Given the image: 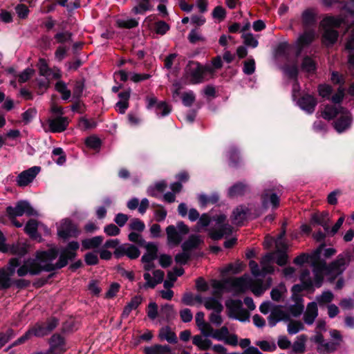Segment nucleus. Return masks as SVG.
Segmentation results:
<instances>
[{"mask_svg":"<svg viewBox=\"0 0 354 354\" xmlns=\"http://www.w3.org/2000/svg\"><path fill=\"white\" fill-rule=\"evenodd\" d=\"M212 16L214 19H217L218 22H221L226 17V10L222 6H217L214 8Z\"/></svg>","mask_w":354,"mask_h":354,"instance_id":"nucleus-59","label":"nucleus"},{"mask_svg":"<svg viewBox=\"0 0 354 354\" xmlns=\"http://www.w3.org/2000/svg\"><path fill=\"white\" fill-rule=\"evenodd\" d=\"M129 228L130 230L142 232L145 229V224L140 218H134L131 220V222L129 224Z\"/></svg>","mask_w":354,"mask_h":354,"instance_id":"nucleus-52","label":"nucleus"},{"mask_svg":"<svg viewBox=\"0 0 354 354\" xmlns=\"http://www.w3.org/2000/svg\"><path fill=\"white\" fill-rule=\"evenodd\" d=\"M196 100L195 95L192 91L186 92L183 94L182 101L185 106H191Z\"/></svg>","mask_w":354,"mask_h":354,"instance_id":"nucleus-64","label":"nucleus"},{"mask_svg":"<svg viewBox=\"0 0 354 354\" xmlns=\"http://www.w3.org/2000/svg\"><path fill=\"white\" fill-rule=\"evenodd\" d=\"M326 24L325 28H339L344 22V19L333 16L326 17L324 19Z\"/></svg>","mask_w":354,"mask_h":354,"instance_id":"nucleus-45","label":"nucleus"},{"mask_svg":"<svg viewBox=\"0 0 354 354\" xmlns=\"http://www.w3.org/2000/svg\"><path fill=\"white\" fill-rule=\"evenodd\" d=\"M49 129L53 133H61L64 131L69 124L67 117L58 116L55 119H48Z\"/></svg>","mask_w":354,"mask_h":354,"instance_id":"nucleus-17","label":"nucleus"},{"mask_svg":"<svg viewBox=\"0 0 354 354\" xmlns=\"http://www.w3.org/2000/svg\"><path fill=\"white\" fill-rule=\"evenodd\" d=\"M84 80H76L75 82L74 88L73 91V97L79 100L82 96L83 91L85 88Z\"/></svg>","mask_w":354,"mask_h":354,"instance_id":"nucleus-44","label":"nucleus"},{"mask_svg":"<svg viewBox=\"0 0 354 354\" xmlns=\"http://www.w3.org/2000/svg\"><path fill=\"white\" fill-rule=\"evenodd\" d=\"M203 241L199 235L192 234L183 243L181 248L183 252L189 253L192 250L197 249Z\"/></svg>","mask_w":354,"mask_h":354,"instance_id":"nucleus-22","label":"nucleus"},{"mask_svg":"<svg viewBox=\"0 0 354 354\" xmlns=\"http://www.w3.org/2000/svg\"><path fill=\"white\" fill-rule=\"evenodd\" d=\"M229 315H236L243 308V303L240 299H229L225 302Z\"/></svg>","mask_w":354,"mask_h":354,"instance_id":"nucleus-42","label":"nucleus"},{"mask_svg":"<svg viewBox=\"0 0 354 354\" xmlns=\"http://www.w3.org/2000/svg\"><path fill=\"white\" fill-rule=\"evenodd\" d=\"M117 26L120 28L131 29L138 26V21L135 19H129L127 20L118 19L116 21Z\"/></svg>","mask_w":354,"mask_h":354,"instance_id":"nucleus-50","label":"nucleus"},{"mask_svg":"<svg viewBox=\"0 0 354 354\" xmlns=\"http://www.w3.org/2000/svg\"><path fill=\"white\" fill-rule=\"evenodd\" d=\"M158 338L160 340H167L170 344H176L178 342L176 333L171 331L169 326L162 327L159 330Z\"/></svg>","mask_w":354,"mask_h":354,"instance_id":"nucleus-32","label":"nucleus"},{"mask_svg":"<svg viewBox=\"0 0 354 354\" xmlns=\"http://www.w3.org/2000/svg\"><path fill=\"white\" fill-rule=\"evenodd\" d=\"M333 91V87L327 84H319L317 86V92L319 95L324 99L329 100Z\"/></svg>","mask_w":354,"mask_h":354,"instance_id":"nucleus-46","label":"nucleus"},{"mask_svg":"<svg viewBox=\"0 0 354 354\" xmlns=\"http://www.w3.org/2000/svg\"><path fill=\"white\" fill-rule=\"evenodd\" d=\"M40 170V167L34 166L23 171L18 175L17 178V185L19 187L27 186L35 179L37 175L39 173Z\"/></svg>","mask_w":354,"mask_h":354,"instance_id":"nucleus-12","label":"nucleus"},{"mask_svg":"<svg viewBox=\"0 0 354 354\" xmlns=\"http://www.w3.org/2000/svg\"><path fill=\"white\" fill-rule=\"evenodd\" d=\"M148 102L147 108L148 109L156 106V113L158 116L165 117L170 114L172 110L171 105L167 104L165 101L158 102V99L155 96L147 97Z\"/></svg>","mask_w":354,"mask_h":354,"instance_id":"nucleus-10","label":"nucleus"},{"mask_svg":"<svg viewBox=\"0 0 354 354\" xmlns=\"http://www.w3.org/2000/svg\"><path fill=\"white\" fill-rule=\"evenodd\" d=\"M353 259V253L350 250H346L338 254L336 259L328 264L326 275L332 274H336V276L341 275Z\"/></svg>","mask_w":354,"mask_h":354,"instance_id":"nucleus-2","label":"nucleus"},{"mask_svg":"<svg viewBox=\"0 0 354 354\" xmlns=\"http://www.w3.org/2000/svg\"><path fill=\"white\" fill-rule=\"evenodd\" d=\"M270 202L273 208H277L279 205V198L276 193L272 192L270 189H265L261 194L262 206L267 208L268 202Z\"/></svg>","mask_w":354,"mask_h":354,"instance_id":"nucleus-21","label":"nucleus"},{"mask_svg":"<svg viewBox=\"0 0 354 354\" xmlns=\"http://www.w3.org/2000/svg\"><path fill=\"white\" fill-rule=\"evenodd\" d=\"M344 110L345 109L341 106L337 107L327 104L322 112V117L326 120H330L336 118L339 114H341Z\"/></svg>","mask_w":354,"mask_h":354,"instance_id":"nucleus-31","label":"nucleus"},{"mask_svg":"<svg viewBox=\"0 0 354 354\" xmlns=\"http://www.w3.org/2000/svg\"><path fill=\"white\" fill-rule=\"evenodd\" d=\"M301 24L304 30H314L317 23V13L313 8H307L301 16Z\"/></svg>","mask_w":354,"mask_h":354,"instance_id":"nucleus-14","label":"nucleus"},{"mask_svg":"<svg viewBox=\"0 0 354 354\" xmlns=\"http://www.w3.org/2000/svg\"><path fill=\"white\" fill-rule=\"evenodd\" d=\"M9 251L12 254L19 256L21 259L28 253V245L24 243H17L11 245Z\"/></svg>","mask_w":354,"mask_h":354,"instance_id":"nucleus-36","label":"nucleus"},{"mask_svg":"<svg viewBox=\"0 0 354 354\" xmlns=\"http://www.w3.org/2000/svg\"><path fill=\"white\" fill-rule=\"evenodd\" d=\"M301 70L309 75H313L317 72V62L310 56L305 55L301 63Z\"/></svg>","mask_w":354,"mask_h":354,"instance_id":"nucleus-25","label":"nucleus"},{"mask_svg":"<svg viewBox=\"0 0 354 354\" xmlns=\"http://www.w3.org/2000/svg\"><path fill=\"white\" fill-rule=\"evenodd\" d=\"M104 237L102 236H95L92 238L84 239L82 241V250H88L98 248L102 243Z\"/></svg>","mask_w":354,"mask_h":354,"instance_id":"nucleus-27","label":"nucleus"},{"mask_svg":"<svg viewBox=\"0 0 354 354\" xmlns=\"http://www.w3.org/2000/svg\"><path fill=\"white\" fill-rule=\"evenodd\" d=\"M38 221L35 219L31 218L28 221L25 227L24 232L27 234L30 239H37L39 237H41L38 234Z\"/></svg>","mask_w":354,"mask_h":354,"instance_id":"nucleus-33","label":"nucleus"},{"mask_svg":"<svg viewBox=\"0 0 354 354\" xmlns=\"http://www.w3.org/2000/svg\"><path fill=\"white\" fill-rule=\"evenodd\" d=\"M290 315L281 310V306H277L272 310L270 315L268 317V325L272 328L280 321H290Z\"/></svg>","mask_w":354,"mask_h":354,"instance_id":"nucleus-13","label":"nucleus"},{"mask_svg":"<svg viewBox=\"0 0 354 354\" xmlns=\"http://www.w3.org/2000/svg\"><path fill=\"white\" fill-rule=\"evenodd\" d=\"M318 315V308L317 303L312 301L308 304L306 311L304 315V320L306 324L310 325L312 324L315 318Z\"/></svg>","mask_w":354,"mask_h":354,"instance_id":"nucleus-26","label":"nucleus"},{"mask_svg":"<svg viewBox=\"0 0 354 354\" xmlns=\"http://www.w3.org/2000/svg\"><path fill=\"white\" fill-rule=\"evenodd\" d=\"M25 262L28 266V268L30 270V275H38L41 272V262H39L37 258L32 259L28 258V259L25 260Z\"/></svg>","mask_w":354,"mask_h":354,"instance_id":"nucleus-38","label":"nucleus"},{"mask_svg":"<svg viewBox=\"0 0 354 354\" xmlns=\"http://www.w3.org/2000/svg\"><path fill=\"white\" fill-rule=\"evenodd\" d=\"M113 255L117 259L127 256L129 259L133 260L140 257V250L133 244L123 243L115 248Z\"/></svg>","mask_w":354,"mask_h":354,"instance_id":"nucleus-8","label":"nucleus"},{"mask_svg":"<svg viewBox=\"0 0 354 354\" xmlns=\"http://www.w3.org/2000/svg\"><path fill=\"white\" fill-rule=\"evenodd\" d=\"M282 70L286 75L290 79V80H297L298 75H299V69L297 66V64H285Z\"/></svg>","mask_w":354,"mask_h":354,"instance_id":"nucleus-43","label":"nucleus"},{"mask_svg":"<svg viewBox=\"0 0 354 354\" xmlns=\"http://www.w3.org/2000/svg\"><path fill=\"white\" fill-rule=\"evenodd\" d=\"M241 37L243 39V43L247 46L257 48L259 45V41L255 39L252 33L243 34Z\"/></svg>","mask_w":354,"mask_h":354,"instance_id":"nucleus-60","label":"nucleus"},{"mask_svg":"<svg viewBox=\"0 0 354 354\" xmlns=\"http://www.w3.org/2000/svg\"><path fill=\"white\" fill-rule=\"evenodd\" d=\"M166 234L167 236L168 244H172L177 246L183 241V236L178 232L176 227L173 225H168L166 227Z\"/></svg>","mask_w":354,"mask_h":354,"instance_id":"nucleus-24","label":"nucleus"},{"mask_svg":"<svg viewBox=\"0 0 354 354\" xmlns=\"http://www.w3.org/2000/svg\"><path fill=\"white\" fill-rule=\"evenodd\" d=\"M73 33L69 31L60 32L55 35L54 38L58 44H63L72 41Z\"/></svg>","mask_w":354,"mask_h":354,"instance_id":"nucleus-51","label":"nucleus"},{"mask_svg":"<svg viewBox=\"0 0 354 354\" xmlns=\"http://www.w3.org/2000/svg\"><path fill=\"white\" fill-rule=\"evenodd\" d=\"M80 234L77 225L70 218L62 220L60 225L57 227V236L64 241L71 238H77Z\"/></svg>","mask_w":354,"mask_h":354,"instance_id":"nucleus-5","label":"nucleus"},{"mask_svg":"<svg viewBox=\"0 0 354 354\" xmlns=\"http://www.w3.org/2000/svg\"><path fill=\"white\" fill-rule=\"evenodd\" d=\"M18 213L21 216L26 214L28 216H37V211L30 205L27 201H19L16 203Z\"/></svg>","mask_w":354,"mask_h":354,"instance_id":"nucleus-28","label":"nucleus"},{"mask_svg":"<svg viewBox=\"0 0 354 354\" xmlns=\"http://www.w3.org/2000/svg\"><path fill=\"white\" fill-rule=\"evenodd\" d=\"M21 264L19 258H11L7 265L6 268H0V290H8L11 288L12 277L14 275L16 268Z\"/></svg>","mask_w":354,"mask_h":354,"instance_id":"nucleus-3","label":"nucleus"},{"mask_svg":"<svg viewBox=\"0 0 354 354\" xmlns=\"http://www.w3.org/2000/svg\"><path fill=\"white\" fill-rule=\"evenodd\" d=\"M339 32L337 30L331 28H324L322 42L325 46H333L337 42Z\"/></svg>","mask_w":354,"mask_h":354,"instance_id":"nucleus-20","label":"nucleus"},{"mask_svg":"<svg viewBox=\"0 0 354 354\" xmlns=\"http://www.w3.org/2000/svg\"><path fill=\"white\" fill-rule=\"evenodd\" d=\"M203 333L205 336H212L218 341H222L225 340V337L229 335V330L227 327L224 326L220 329L216 330L213 333L209 330L205 331V330H203Z\"/></svg>","mask_w":354,"mask_h":354,"instance_id":"nucleus-37","label":"nucleus"},{"mask_svg":"<svg viewBox=\"0 0 354 354\" xmlns=\"http://www.w3.org/2000/svg\"><path fill=\"white\" fill-rule=\"evenodd\" d=\"M315 39V30H304V31L299 35L295 43L304 48H307L311 45Z\"/></svg>","mask_w":354,"mask_h":354,"instance_id":"nucleus-23","label":"nucleus"},{"mask_svg":"<svg viewBox=\"0 0 354 354\" xmlns=\"http://www.w3.org/2000/svg\"><path fill=\"white\" fill-rule=\"evenodd\" d=\"M326 247L324 242L322 243L310 254H308L309 262L310 264H315V263L320 260L321 254Z\"/></svg>","mask_w":354,"mask_h":354,"instance_id":"nucleus-49","label":"nucleus"},{"mask_svg":"<svg viewBox=\"0 0 354 354\" xmlns=\"http://www.w3.org/2000/svg\"><path fill=\"white\" fill-rule=\"evenodd\" d=\"M15 336V330L9 328L5 332L0 333V349Z\"/></svg>","mask_w":354,"mask_h":354,"instance_id":"nucleus-47","label":"nucleus"},{"mask_svg":"<svg viewBox=\"0 0 354 354\" xmlns=\"http://www.w3.org/2000/svg\"><path fill=\"white\" fill-rule=\"evenodd\" d=\"M169 28V25L165 21H158L154 23V31L158 35H165Z\"/></svg>","mask_w":354,"mask_h":354,"instance_id":"nucleus-55","label":"nucleus"},{"mask_svg":"<svg viewBox=\"0 0 354 354\" xmlns=\"http://www.w3.org/2000/svg\"><path fill=\"white\" fill-rule=\"evenodd\" d=\"M279 245L281 247V249L277 248L276 254H277V259L276 263L279 266H285L288 259V256L286 253V250L288 248L287 245L284 243H280ZM279 244L277 243V246L278 247Z\"/></svg>","mask_w":354,"mask_h":354,"instance_id":"nucleus-35","label":"nucleus"},{"mask_svg":"<svg viewBox=\"0 0 354 354\" xmlns=\"http://www.w3.org/2000/svg\"><path fill=\"white\" fill-rule=\"evenodd\" d=\"M154 278H153L149 272H145L143 274L144 279L146 282L144 283L143 287L147 288L153 289L155 287L163 281L165 272L161 270H156L153 272Z\"/></svg>","mask_w":354,"mask_h":354,"instance_id":"nucleus-15","label":"nucleus"},{"mask_svg":"<svg viewBox=\"0 0 354 354\" xmlns=\"http://www.w3.org/2000/svg\"><path fill=\"white\" fill-rule=\"evenodd\" d=\"M59 324V319L55 317H50L46 322L36 323L33 326L29 328V331L32 336L42 337L49 335Z\"/></svg>","mask_w":354,"mask_h":354,"instance_id":"nucleus-4","label":"nucleus"},{"mask_svg":"<svg viewBox=\"0 0 354 354\" xmlns=\"http://www.w3.org/2000/svg\"><path fill=\"white\" fill-rule=\"evenodd\" d=\"M334 298L333 292L330 290L324 291L320 296H317L316 299L319 305L329 304Z\"/></svg>","mask_w":354,"mask_h":354,"instance_id":"nucleus-57","label":"nucleus"},{"mask_svg":"<svg viewBox=\"0 0 354 354\" xmlns=\"http://www.w3.org/2000/svg\"><path fill=\"white\" fill-rule=\"evenodd\" d=\"M306 335H301L297 337V340L293 343L292 353L295 354L304 353L306 351Z\"/></svg>","mask_w":354,"mask_h":354,"instance_id":"nucleus-41","label":"nucleus"},{"mask_svg":"<svg viewBox=\"0 0 354 354\" xmlns=\"http://www.w3.org/2000/svg\"><path fill=\"white\" fill-rule=\"evenodd\" d=\"M80 248V244L76 241L69 242L66 246L63 248L59 254L57 260L58 266L61 268L66 267L69 261H73L77 256V250Z\"/></svg>","mask_w":354,"mask_h":354,"instance_id":"nucleus-6","label":"nucleus"},{"mask_svg":"<svg viewBox=\"0 0 354 354\" xmlns=\"http://www.w3.org/2000/svg\"><path fill=\"white\" fill-rule=\"evenodd\" d=\"M204 306L207 310H214L217 313H221L223 310L221 303L214 297H208Z\"/></svg>","mask_w":354,"mask_h":354,"instance_id":"nucleus-40","label":"nucleus"},{"mask_svg":"<svg viewBox=\"0 0 354 354\" xmlns=\"http://www.w3.org/2000/svg\"><path fill=\"white\" fill-rule=\"evenodd\" d=\"M59 253L58 248L53 247L46 250L37 251L36 258L41 263L51 262L58 257Z\"/></svg>","mask_w":354,"mask_h":354,"instance_id":"nucleus-19","label":"nucleus"},{"mask_svg":"<svg viewBox=\"0 0 354 354\" xmlns=\"http://www.w3.org/2000/svg\"><path fill=\"white\" fill-rule=\"evenodd\" d=\"M15 336V330L9 328L5 332L0 333V349Z\"/></svg>","mask_w":354,"mask_h":354,"instance_id":"nucleus-48","label":"nucleus"},{"mask_svg":"<svg viewBox=\"0 0 354 354\" xmlns=\"http://www.w3.org/2000/svg\"><path fill=\"white\" fill-rule=\"evenodd\" d=\"M86 145L93 149H97L101 147V140L95 136H91L86 138L85 140Z\"/></svg>","mask_w":354,"mask_h":354,"instance_id":"nucleus-58","label":"nucleus"},{"mask_svg":"<svg viewBox=\"0 0 354 354\" xmlns=\"http://www.w3.org/2000/svg\"><path fill=\"white\" fill-rule=\"evenodd\" d=\"M228 156L230 167H238L241 161L239 150L234 147H231L228 151Z\"/></svg>","mask_w":354,"mask_h":354,"instance_id":"nucleus-39","label":"nucleus"},{"mask_svg":"<svg viewBox=\"0 0 354 354\" xmlns=\"http://www.w3.org/2000/svg\"><path fill=\"white\" fill-rule=\"evenodd\" d=\"M339 346V342H324L321 346H317V351L320 354H329L336 351Z\"/></svg>","mask_w":354,"mask_h":354,"instance_id":"nucleus-34","label":"nucleus"},{"mask_svg":"<svg viewBox=\"0 0 354 354\" xmlns=\"http://www.w3.org/2000/svg\"><path fill=\"white\" fill-rule=\"evenodd\" d=\"M185 72L187 75L191 77L190 82L193 84H197L203 82L202 64L196 61H189L187 64Z\"/></svg>","mask_w":354,"mask_h":354,"instance_id":"nucleus-9","label":"nucleus"},{"mask_svg":"<svg viewBox=\"0 0 354 354\" xmlns=\"http://www.w3.org/2000/svg\"><path fill=\"white\" fill-rule=\"evenodd\" d=\"M351 114L345 109L340 116L334 121V128L338 133H342L351 127Z\"/></svg>","mask_w":354,"mask_h":354,"instance_id":"nucleus-16","label":"nucleus"},{"mask_svg":"<svg viewBox=\"0 0 354 354\" xmlns=\"http://www.w3.org/2000/svg\"><path fill=\"white\" fill-rule=\"evenodd\" d=\"M250 192L249 185L244 182H237L232 185L227 191V196L230 198L243 196Z\"/></svg>","mask_w":354,"mask_h":354,"instance_id":"nucleus-18","label":"nucleus"},{"mask_svg":"<svg viewBox=\"0 0 354 354\" xmlns=\"http://www.w3.org/2000/svg\"><path fill=\"white\" fill-rule=\"evenodd\" d=\"M159 315L167 322H170L176 317V312L174 310L173 305L166 304L161 306Z\"/></svg>","mask_w":354,"mask_h":354,"instance_id":"nucleus-30","label":"nucleus"},{"mask_svg":"<svg viewBox=\"0 0 354 354\" xmlns=\"http://www.w3.org/2000/svg\"><path fill=\"white\" fill-rule=\"evenodd\" d=\"M142 299L140 295H136L132 297L131 301L124 307L121 315L122 317H128L131 310L136 309L142 304Z\"/></svg>","mask_w":354,"mask_h":354,"instance_id":"nucleus-29","label":"nucleus"},{"mask_svg":"<svg viewBox=\"0 0 354 354\" xmlns=\"http://www.w3.org/2000/svg\"><path fill=\"white\" fill-rule=\"evenodd\" d=\"M49 348L47 350L50 354H63L68 348L66 339L59 333H54L48 339Z\"/></svg>","mask_w":354,"mask_h":354,"instance_id":"nucleus-7","label":"nucleus"},{"mask_svg":"<svg viewBox=\"0 0 354 354\" xmlns=\"http://www.w3.org/2000/svg\"><path fill=\"white\" fill-rule=\"evenodd\" d=\"M205 313L203 312H198L196 315V323L198 326H203V330H209L210 332H213L212 327L207 323H206L204 320Z\"/></svg>","mask_w":354,"mask_h":354,"instance_id":"nucleus-53","label":"nucleus"},{"mask_svg":"<svg viewBox=\"0 0 354 354\" xmlns=\"http://www.w3.org/2000/svg\"><path fill=\"white\" fill-rule=\"evenodd\" d=\"M225 284L227 283L225 282V280L222 282L217 280H214L212 283V287L214 289V295L221 297L222 292L225 289ZM230 286V283H228Z\"/></svg>","mask_w":354,"mask_h":354,"instance_id":"nucleus-61","label":"nucleus"},{"mask_svg":"<svg viewBox=\"0 0 354 354\" xmlns=\"http://www.w3.org/2000/svg\"><path fill=\"white\" fill-rule=\"evenodd\" d=\"M150 10L149 1H140L139 3L134 6L131 12L136 15H143L146 11Z\"/></svg>","mask_w":354,"mask_h":354,"instance_id":"nucleus-54","label":"nucleus"},{"mask_svg":"<svg viewBox=\"0 0 354 354\" xmlns=\"http://www.w3.org/2000/svg\"><path fill=\"white\" fill-rule=\"evenodd\" d=\"M255 61L254 59H250L243 62V72L245 75H252L255 71Z\"/></svg>","mask_w":354,"mask_h":354,"instance_id":"nucleus-63","label":"nucleus"},{"mask_svg":"<svg viewBox=\"0 0 354 354\" xmlns=\"http://www.w3.org/2000/svg\"><path fill=\"white\" fill-rule=\"evenodd\" d=\"M317 103V98L308 93H303L297 102L299 108L308 114H312L315 111Z\"/></svg>","mask_w":354,"mask_h":354,"instance_id":"nucleus-11","label":"nucleus"},{"mask_svg":"<svg viewBox=\"0 0 354 354\" xmlns=\"http://www.w3.org/2000/svg\"><path fill=\"white\" fill-rule=\"evenodd\" d=\"M225 282L230 283V286L239 293H244L249 287L256 296H261L266 290L262 279L253 281L245 274L240 277L226 279Z\"/></svg>","mask_w":354,"mask_h":354,"instance_id":"nucleus-1","label":"nucleus"},{"mask_svg":"<svg viewBox=\"0 0 354 354\" xmlns=\"http://www.w3.org/2000/svg\"><path fill=\"white\" fill-rule=\"evenodd\" d=\"M303 328V324L299 321H290L288 325V332L290 335H295Z\"/></svg>","mask_w":354,"mask_h":354,"instance_id":"nucleus-62","label":"nucleus"},{"mask_svg":"<svg viewBox=\"0 0 354 354\" xmlns=\"http://www.w3.org/2000/svg\"><path fill=\"white\" fill-rule=\"evenodd\" d=\"M52 156H59L57 160H55V162L59 165H64L66 160V153L61 147H56L53 149L52 151Z\"/></svg>","mask_w":354,"mask_h":354,"instance_id":"nucleus-56","label":"nucleus"}]
</instances>
